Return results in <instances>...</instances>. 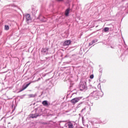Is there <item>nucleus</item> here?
<instances>
[{"label": "nucleus", "instance_id": "obj_1", "mask_svg": "<svg viewBox=\"0 0 128 128\" xmlns=\"http://www.w3.org/2000/svg\"><path fill=\"white\" fill-rule=\"evenodd\" d=\"M118 48L121 54L120 58H122L124 56H128V48L126 44L120 45Z\"/></svg>", "mask_w": 128, "mask_h": 128}, {"label": "nucleus", "instance_id": "obj_2", "mask_svg": "<svg viewBox=\"0 0 128 128\" xmlns=\"http://www.w3.org/2000/svg\"><path fill=\"white\" fill-rule=\"evenodd\" d=\"M81 92H86L88 90V86H86V80L85 78L82 79L78 86Z\"/></svg>", "mask_w": 128, "mask_h": 128}, {"label": "nucleus", "instance_id": "obj_3", "mask_svg": "<svg viewBox=\"0 0 128 128\" xmlns=\"http://www.w3.org/2000/svg\"><path fill=\"white\" fill-rule=\"evenodd\" d=\"M100 92L96 90L94 91H93V92L90 94V96H92V98H93L94 100H98L100 98H102V96H104V93L102 92H101L102 94V95H100Z\"/></svg>", "mask_w": 128, "mask_h": 128}, {"label": "nucleus", "instance_id": "obj_4", "mask_svg": "<svg viewBox=\"0 0 128 128\" xmlns=\"http://www.w3.org/2000/svg\"><path fill=\"white\" fill-rule=\"evenodd\" d=\"M82 98V100H84V97L82 96L74 98L70 100V102L72 104H76V102H80Z\"/></svg>", "mask_w": 128, "mask_h": 128}, {"label": "nucleus", "instance_id": "obj_5", "mask_svg": "<svg viewBox=\"0 0 128 128\" xmlns=\"http://www.w3.org/2000/svg\"><path fill=\"white\" fill-rule=\"evenodd\" d=\"M121 11L120 12H118L116 14V16H122V14L124 12V10H126V6H122Z\"/></svg>", "mask_w": 128, "mask_h": 128}, {"label": "nucleus", "instance_id": "obj_6", "mask_svg": "<svg viewBox=\"0 0 128 128\" xmlns=\"http://www.w3.org/2000/svg\"><path fill=\"white\" fill-rule=\"evenodd\" d=\"M41 54L43 56H46L48 54V48H42L41 50Z\"/></svg>", "mask_w": 128, "mask_h": 128}, {"label": "nucleus", "instance_id": "obj_7", "mask_svg": "<svg viewBox=\"0 0 128 128\" xmlns=\"http://www.w3.org/2000/svg\"><path fill=\"white\" fill-rule=\"evenodd\" d=\"M26 20L28 24H30V22H32V17L30 16V14H27L25 15Z\"/></svg>", "mask_w": 128, "mask_h": 128}, {"label": "nucleus", "instance_id": "obj_8", "mask_svg": "<svg viewBox=\"0 0 128 128\" xmlns=\"http://www.w3.org/2000/svg\"><path fill=\"white\" fill-rule=\"evenodd\" d=\"M68 128H74V124L72 122H68L64 124L65 128H68Z\"/></svg>", "mask_w": 128, "mask_h": 128}, {"label": "nucleus", "instance_id": "obj_9", "mask_svg": "<svg viewBox=\"0 0 128 128\" xmlns=\"http://www.w3.org/2000/svg\"><path fill=\"white\" fill-rule=\"evenodd\" d=\"M38 18L40 20V22H46V18L42 16V14L39 16Z\"/></svg>", "mask_w": 128, "mask_h": 128}, {"label": "nucleus", "instance_id": "obj_10", "mask_svg": "<svg viewBox=\"0 0 128 128\" xmlns=\"http://www.w3.org/2000/svg\"><path fill=\"white\" fill-rule=\"evenodd\" d=\"M40 113L38 112H36V113L34 114H32L30 115V118H36L38 116H40Z\"/></svg>", "mask_w": 128, "mask_h": 128}, {"label": "nucleus", "instance_id": "obj_11", "mask_svg": "<svg viewBox=\"0 0 128 128\" xmlns=\"http://www.w3.org/2000/svg\"><path fill=\"white\" fill-rule=\"evenodd\" d=\"M108 122V119H104L103 120L98 121L95 122V124H106Z\"/></svg>", "mask_w": 128, "mask_h": 128}, {"label": "nucleus", "instance_id": "obj_12", "mask_svg": "<svg viewBox=\"0 0 128 128\" xmlns=\"http://www.w3.org/2000/svg\"><path fill=\"white\" fill-rule=\"evenodd\" d=\"M108 46L112 50H114L116 48V44H109Z\"/></svg>", "mask_w": 128, "mask_h": 128}, {"label": "nucleus", "instance_id": "obj_13", "mask_svg": "<svg viewBox=\"0 0 128 128\" xmlns=\"http://www.w3.org/2000/svg\"><path fill=\"white\" fill-rule=\"evenodd\" d=\"M70 44H72V40H67L63 43L64 46H70Z\"/></svg>", "mask_w": 128, "mask_h": 128}, {"label": "nucleus", "instance_id": "obj_14", "mask_svg": "<svg viewBox=\"0 0 128 128\" xmlns=\"http://www.w3.org/2000/svg\"><path fill=\"white\" fill-rule=\"evenodd\" d=\"M70 8H67L66 11H65V16H68V14H70Z\"/></svg>", "mask_w": 128, "mask_h": 128}, {"label": "nucleus", "instance_id": "obj_15", "mask_svg": "<svg viewBox=\"0 0 128 128\" xmlns=\"http://www.w3.org/2000/svg\"><path fill=\"white\" fill-rule=\"evenodd\" d=\"M42 104H43V106H48V102L46 100H44L42 102Z\"/></svg>", "mask_w": 128, "mask_h": 128}, {"label": "nucleus", "instance_id": "obj_16", "mask_svg": "<svg viewBox=\"0 0 128 128\" xmlns=\"http://www.w3.org/2000/svg\"><path fill=\"white\" fill-rule=\"evenodd\" d=\"M28 86H27L26 84L24 86H23L22 87V90H20L19 91V92H22V90H26V88H28Z\"/></svg>", "mask_w": 128, "mask_h": 128}, {"label": "nucleus", "instance_id": "obj_17", "mask_svg": "<svg viewBox=\"0 0 128 128\" xmlns=\"http://www.w3.org/2000/svg\"><path fill=\"white\" fill-rule=\"evenodd\" d=\"M108 30H110V28H108V27L104 28L103 30V32H108Z\"/></svg>", "mask_w": 128, "mask_h": 128}, {"label": "nucleus", "instance_id": "obj_18", "mask_svg": "<svg viewBox=\"0 0 128 128\" xmlns=\"http://www.w3.org/2000/svg\"><path fill=\"white\" fill-rule=\"evenodd\" d=\"M32 14L33 15L36 14V9L32 8Z\"/></svg>", "mask_w": 128, "mask_h": 128}, {"label": "nucleus", "instance_id": "obj_19", "mask_svg": "<svg viewBox=\"0 0 128 128\" xmlns=\"http://www.w3.org/2000/svg\"><path fill=\"white\" fill-rule=\"evenodd\" d=\"M4 30H10V26H8V25H5Z\"/></svg>", "mask_w": 128, "mask_h": 128}, {"label": "nucleus", "instance_id": "obj_20", "mask_svg": "<svg viewBox=\"0 0 128 128\" xmlns=\"http://www.w3.org/2000/svg\"><path fill=\"white\" fill-rule=\"evenodd\" d=\"M100 82L102 84H104L106 82V79H101L100 80Z\"/></svg>", "mask_w": 128, "mask_h": 128}, {"label": "nucleus", "instance_id": "obj_21", "mask_svg": "<svg viewBox=\"0 0 128 128\" xmlns=\"http://www.w3.org/2000/svg\"><path fill=\"white\" fill-rule=\"evenodd\" d=\"M84 117H82V124H84V126H85V128H88V124H86L84 125Z\"/></svg>", "mask_w": 128, "mask_h": 128}, {"label": "nucleus", "instance_id": "obj_22", "mask_svg": "<svg viewBox=\"0 0 128 128\" xmlns=\"http://www.w3.org/2000/svg\"><path fill=\"white\" fill-rule=\"evenodd\" d=\"M29 98H34L36 96V95L34 94H30L28 95Z\"/></svg>", "mask_w": 128, "mask_h": 128}, {"label": "nucleus", "instance_id": "obj_23", "mask_svg": "<svg viewBox=\"0 0 128 128\" xmlns=\"http://www.w3.org/2000/svg\"><path fill=\"white\" fill-rule=\"evenodd\" d=\"M92 42L93 44H96V42H98V40L94 39L92 40Z\"/></svg>", "mask_w": 128, "mask_h": 128}, {"label": "nucleus", "instance_id": "obj_24", "mask_svg": "<svg viewBox=\"0 0 128 128\" xmlns=\"http://www.w3.org/2000/svg\"><path fill=\"white\" fill-rule=\"evenodd\" d=\"M84 104V102H80L77 106V108H80L82 106V104Z\"/></svg>", "mask_w": 128, "mask_h": 128}, {"label": "nucleus", "instance_id": "obj_25", "mask_svg": "<svg viewBox=\"0 0 128 128\" xmlns=\"http://www.w3.org/2000/svg\"><path fill=\"white\" fill-rule=\"evenodd\" d=\"M94 124L93 121H89L88 122V124H90L89 127L90 128V124Z\"/></svg>", "mask_w": 128, "mask_h": 128}, {"label": "nucleus", "instance_id": "obj_26", "mask_svg": "<svg viewBox=\"0 0 128 128\" xmlns=\"http://www.w3.org/2000/svg\"><path fill=\"white\" fill-rule=\"evenodd\" d=\"M99 72H100V76H102V68L99 69Z\"/></svg>", "mask_w": 128, "mask_h": 128}, {"label": "nucleus", "instance_id": "obj_27", "mask_svg": "<svg viewBox=\"0 0 128 128\" xmlns=\"http://www.w3.org/2000/svg\"><path fill=\"white\" fill-rule=\"evenodd\" d=\"M86 112V108H84L81 110V112Z\"/></svg>", "mask_w": 128, "mask_h": 128}, {"label": "nucleus", "instance_id": "obj_28", "mask_svg": "<svg viewBox=\"0 0 128 128\" xmlns=\"http://www.w3.org/2000/svg\"><path fill=\"white\" fill-rule=\"evenodd\" d=\"M90 78H91V80H92V78H94V74H92L90 76Z\"/></svg>", "mask_w": 128, "mask_h": 128}, {"label": "nucleus", "instance_id": "obj_29", "mask_svg": "<svg viewBox=\"0 0 128 128\" xmlns=\"http://www.w3.org/2000/svg\"><path fill=\"white\" fill-rule=\"evenodd\" d=\"M48 124V122H42V124Z\"/></svg>", "mask_w": 128, "mask_h": 128}, {"label": "nucleus", "instance_id": "obj_30", "mask_svg": "<svg viewBox=\"0 0 128 128\" xmlns=\"http://www.w3.org/2000/svg\"><path fill=\"white\" fill-rule=\"evenodd\" d=\"M92 44H94L92 42H90V43H89V46H92Z\"/></svg>", "mask_w": 128, "mask_h": 128}, {"label": "nucleus", "instance_id": "obj_31", "mask_svg": "<svg viewBox=\"0 0 128 128\" xmlns=\"http://www.w3.org/2000/svg\"><path fill=\"white\" fill-rule=\"evenodd\" d=\"M89 106H90H90H92V103H91V104H88Z\"/></svg>", "mask_w": 128, "mask_h": 128}, {"label": "nucleus", "instance_id": "obj_32", "mask_svg": "<svg viewBox=\"0 0 128 128\" xmlns=\"http://www.w3.org/2000/svg\"><path fill=\"white\" fill-rule=\"evenodd\" d=\"M30 82H29V83L26 84V86H30Z\"/></svg>", "mask_w": 128, "mask_h": 128}, {"label": "nucleus", "instance_id": "obj_33", "mask_svg": "<svg viewBox=\"0 0 128 128\" xmlns=\"http://www.w3.org/2000/svg\"><path fill=\"white\" fill-rule=\"evenodd\" d=\"M56 2H62L64 0H56Z\"/></svg>", "mask_w": 128, "mask_h": 128}, {"label": "nucleus", "instance_id": "obj_34", "mask_svg": "<svg viewBox=\"0 0 128 128\" xmlns=\"http://www.w3.org/2000/svg\"><path fill=\"white\" fill-rule=\"evenodd\" d=\"M14 110H16V108H14V109H12V112H14Z\"/></svg>", "mask_w": 128, "mask_h": 128}, {"label": "nucleus", "instance_id": "obj_35", "mask_svg": "<svg viewBox=\"0 0 128 128\" xmlns=\"http://www.w3.org/2000/svg\"><path fill=\"white\" fill-rule=\"evenodd\" d=\"M127 8H128V3L126 4Z\"/></svg>", "mask_w": 128, "mask_h": 128}, {"label": "nucleus", "instance_id": "obj_36", "mask_svg": "<svg viewBox=\"0 0 128 128\" xmlns=\"http://www.w3.org/2000/svg\"><path fill=\"white\" fill-rule=\"evenodd\" d=\"M46 60H48V58H46Z\"/></svg>", "mask_w": 128, "mask_h": 128}, {"label": "nucleus", "instance_id": "obj_37", "mask_svg": "<svg viewBox=\"0 0 128 128\" xmlns=\"http://www.w3.org/2000/svg\"><path fill=\"white\" fill-rule=\"evenodd\" d=\"M62 122H66V121H62Z\"/></svg>", "mask_w": 128, "mask_h": 128}, {"label": "nucleus", "instance_id": "obj_38", "mask_svg": "<svg viewBox=\"0 0 128 128\" xmlns=\"http://www.w3.org/2000/svg\"><path fill=\"white\" fill-rule=\"evenodd\" d=\"M49 88H52V87H50Z\"/></svg>", "mask_w": 128, "mask_h": 128}, {"label": "nucleus", "instance_id": "obj_39", "mask_svg": "<svg viewBox=\"0 0 128 128\" xmlns=\"http://www.w3.org/2000/svg\"><path fill=\"white\" fill-rule=\"evenodd\" d=\"M99 85H100V84H99Z\"/></svg>", "mask_w": 128, "mask_h": 128}, {"label": "nucleus", "instance_id": "obj_40", "mask_svg": "<svg viewBox=\"0 0 128 128\" xmlns=\"http://www.w3.org/2000/svg\"><path fill=\"white\" fill-rule=\"evenodd\" d=\"M126 14H128V12H127Z\"/></svg>", "mask_w": 128, "mask_h": 128}]
</instances>
